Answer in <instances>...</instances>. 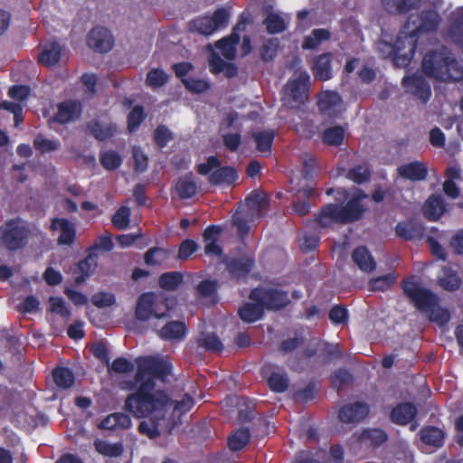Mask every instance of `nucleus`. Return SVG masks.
Returning <instances> with one entry per match:
<instances>
[{
  "mask_svg": "<svg viewBox=\"0 0 463 463\" xmlns=\"http://www.w3.org/2000/svg\"><path fill=\"white\" fill-rule=\"evenodd\" d=\"M136 364L134 381L138 386L125 399L124 410L136 419H145L171 403V398L165 391L156 390L155 380L165 382L171 373L172 364L165 359L152 355L139 356Z\"/></svg>",
  "mask_w": 463,
  "mask_h": 463,
  "instance_id": "1",
  "label": "nucleus"
},
{
  "mask_svg": "<svg viewBox=\"0 0 463 463\" xmlns=\"http://www.w3.org/2000/svg\"><path fill=\"white\" fill-rule=\"evenodd\" d=\"M368 194L360 188H354L350 199L343 204L329 203L323 205L315 213L317 223L322 228H329L335 224H349L364 218L366 207L363 201Z\"/></svg>",
  "mask_w": 463,
  "mask_h": 463,
  "instance_id": "2",
  "label": "nucleus"
},
{
  "mask_svg": "<svg viewBox=\"0 0 463 463\" xmlns=\"http://www.w3.org/2000/svg\"><path fill=\"white\" fill-rule=\"evenodd\" d=\"M415 24L412 16H409L407 23L401 29L393 45H390L393 63L396 67L405 68L413 59L420 36L410 29V24Z\"/></svg>",
  "mask_w": 463,
  "mask_h": 463,
  "instance_id": "3",
  "label": "nucleus"
},
{
  "mask_svg": "<svg viewBox=\"0 0 463 463\" xmlns=\"http://www.w3.org/2000/svg\"><path fill=\"white\" fill-rule=\"evenodd\" d=\"M220 158L216 156H210L206 162L197 165V172L201 175H208L210 184L218 185H233L239 175L237 170L231 165L222 166Z\"/></svg>",
  "mask_w": 463,
  "mask_h": 463,
  "instance_id": "4",
  "label": "nucleus"
},
{
  "mask_svg": "<svg viewBox=\"0 0 463 463\" xmlns=\"http://www.w3.org/2000/svg\"><path fill=\"white\" fill-rule=\"evenodd\" d=\"M402 288L403 294L420 311L427 313L439 304L438 296L431 290L420 287L413 277L404 279Z\"/></svg>",
  "mask_w": 463,
  "mask_h": 463,
  "instance_id": "5",
  "label": "nucleus"
},
{
  "mask_svg": "<svg viewBox=\"0 0 463 463\" xmlns=\"http://www.w3.org/2000/svg\"><path fill=\"white\" fill-rule=\"evenodd\" d=\"M160 304L164 307L163 310L159 307L157 297L154 292L142 293L137 301L135 317L138 321L146 322L152 317L160 319L168 317L169 307L166 300H162Z\"/></svg>",
  "mask_w": 463,
  "mask_h": 463,
  "instance_id": "6",
  "label": "nucleus"
},
{
  "mask_svg": "<svg viewBox=\"0 0 463 463\" xmlns=\"http://www.w3.org/2000/svg\"><path fill=\"white\" fill-rule=\"evenodd\" d=\"M249 298L261 303L268 310H279L290 302L287 291L273 288H255L250 291Z\"/></svg>",
  "mask_w": 463,
  "mask_h": 463,
  "instance_id": "7",
  "label": "nucleus"
},
{
  "mask_svg": "<svg viewBox=\"0 0 463 463\" xmlns=\"http://www.w3.org/2000/svg\"><path fill=\"white\" fill-rule=\"evenodd\" d=\"M222 263L232 279L244 281L255 267V259L246 254L236 257L224 256Z\"/></svg>",
  "mask_w": 463,
  "mask_h": 463,
  "instance_id": "8",
  "label": "nucleus"
},
{
  "mask_svg": "<svg viewBox=\"0 0 463 463\" xmlns=\"http://www.w3.org/2000/svg\"><path fill=\"white\" fill-rule=\"evenodd\" d=\"M87 45L95 52L107 53L114 45V37L105 26H94L87 34Z\"/></svg>",
  "mask_w": 463,
  "mask_h": 463,
  "instance_id": "9",
  "label": "nucleus"
},
{
  "mask_svg": "<svg viewBox=\"0 0 463 463\" xmlns=\"http://www.w3.org/2000/svg\"><path fill=\"white\" fill-rule=\"evenodd\" d=\"M310 77L307 71L300 72L298 79L289 80L286 85V90L291 101V108H299L307 99V89Z\"/></svg>",
  "mask_w": 463,
  "mask_h": 463,
  "instance_id": "10",
  "label": "nucleus"
},
{
  "mask_svg": "<svg viewBox=\"0 0 463 463\" xmlns=\"http://www.w3.org/2000/svg\"><path fill=\"white\" fill-rule=\"evenodd\" d=\"M82 113V105L77 99H67L57 105V111L52 118V122L65 125L78 120Z\"/></svg>",
  "mask_w": 463,
  "mask_h": 463,
  "instance_id": "11",
  "label": "nucleus"
},
{
  "mask_svg": "<svg viewBox=\"0 0 463 463\" xmlns=\"http://www.w3.org/2000/svg\"><path fill=\"white\" fill-rule=\"evenodd\" d=\"M402 86L408 92L424 104L430 99V85L422 75L413 74L411 76L404 77L402 79Z\"/></svg>",
  "mask_w": 463,
  "mask_h": 463,
  "instance_id": "12",
  "label": "nucleus"
},
{
  "mask_svg": "<svg viewBox=\"0 0 463 463\" xmlns=\"http://www.w3.org/2000/svg\"><path fill=\"white\" fill-rule=\"evenodd\" d=\"M28 235L27 228L10 223L3 232L2 241L9 250H16L26 245Z\"/></svg>",
  "mask_w": 463,
  "mask_h": 463,
  "instance_id": "13",
  "label": "nucleus"
},
{
  "mask_svg": "<svg viewBox=\"0 0 463 463\" xmlns=\"http://www.w3.org/2000/svg\"><path fill=\"white\" fill-rule=\"evenodd\" d=\"M370 412V407L366 402H354L341 407L338 418L344 423H359L364 420Z\"/></svg>",
  "mask_w": 463,
  "mask_h": 463,
  "instance_id": "14",
  "label": "nucleus"
},
{
  "mask_svg": "<svg viewBox=\"0 0 463 463\" xmlns=\"http://www.w3.org/2000/svg\"><path fill=\"white\" fill-rule=\"evenodd\" d=\"M411 16L415 24L419 21V24L411 29L413 32H416L419 36L422 33L435 32L441 21L438 12L432 9L424 10L415 17L414 15Z\"/></svg>",
  "mask_w": 463,
  "mask_h": 463,
  "instance_id": "15",
  "label": "nucleus"
},
{
  "mask_svg": "<svg viewBox=\"0 0 463 463\" xmlns=\"http://www.w3.org/2000/svg\"><path fill=\"white\" fill-rule=\"evenodd\" d=\"M333 53L324 52L313 59L311 71L316 80L326 81L333 77L332 70Z\"/></svg>",
  "mask_w": 463,
  "mask_h": 463,
  "instance_id": "16",
  "label": "nucleus"
},
{
  "mask_svg": "<svg viewBox=\"0 0 463 463\" xmlns=\"http://www.w3.org/2000/svg\"><path fill=\"white\" fill-rule=\"evenodd\" d=\"M418 409L412 402H401L392 408L390 413L392 422L405 426L416 419Z\"/></svg>",
  "mask_w": 463,
  "mask_h": 463,
  "instance_id": "17",
  "label": "nucleus"
},
{
  "mask_svg": "<svg viewBox=\"0 0 463 463\" xmlns=\"http://www.w3.org/2000/svg\"><path fill=\"white\" fill-rule=\"evenodd\" d=\"M317 105L322 114L335 118L341 110L342 98L335 91H326L320 96Z\"/></svg>",
  "mask_w": 463,
  "mask_h": 463,
  "instance_id": "18",
  "label": "nucleus"
},
{
  "mask_svg": "<svg viewBox=\"0 0 463 463\" xmlns=\"http://www.w3.org/2000/svg\"><path fill=\"white\" fill-rule=\"evenodd\" d=\"M51 229L60 230L61 233L58 237V244L71 245L76 239V227L73 222L65 218H54L51 222Z\"/></svg>",
  "mask_w": 463,
  "mask_h": 463,
  "instance_id": "19",
  "label": "nucleus"
},
{
  "mask_svg": "<svg viewBox=\"0 0 463 463\" xmlns=\"http://www.w3.org/2000/svg\"><path fill=\"white\" fill-rule=\"evenodd\" d=\"M398 175L412 182L423 181L428 176V167L420 161H413L403 164L397 168Z\"/></svg>",
  "mask_w": 463,
  "mask_h": 463,
  "instance_id": "20",
  "label": "nucleus"
},
{
  "mask_svg": "<svg viewBox=\"0 0 463 463\" xmlns=\"http://www.w3.org/2000/svg\"><path fill=\"white\" fill-rule=\"evenodd\" d=\"M274 365L266 364L261 368V375L267 379L268 385L275 392H284L288 388V379L283 373L273 371Z\"/></svg>",
  "mask_w": 463,
  "mask_h": 463,
  "instance_id": "21",
  "label": "nucleus"
},
{
  "mask_svg": "<svg viewBox=\"0 0 463 463\" xmlns=\"http://www.w3.org/2000/svg\"><path fill=\"white\" fill-rule=\"evenodd\" d=\"M425 228L416 222H400L395 227L398 237L406 241H420L424 236Z\"/></svg>",
  "mask_w": 463,
  "mask_h": 463,
  "instance_id": "22",
  "label": "nucleus"
},
{
  "mask_svg": "<svg viewBox=\"0 0 463 463\" xmlns=\"http://www.w3.org/2000/svg\"><path fill=\"white\" fill-rule=\"evenodd\" d=\"M131 426L132 420L128 414L124 412H113L100 421L99 428L108 430H125L130 429Z\"/></svg>",
  "mask_w": 463,
  "mask_h": 463,
  "instance_id": "23",
  "label": "nucleus"
},
{
  "mask_svg": "<svg viewBox=\"0 0 463 463\" xmlns=\"http://www.w3.org/2000/svg\"><path fill=\"white\" fill-rule=\"evenodd\" d=\"M354 263L364 272L370 273L376 268V262L365 246L355 248L351 255Z\"/></svg>",
  "mask_w": 463,
  "mask_h": 463,
  "instance_id": "24",
  "label": "nucleus"
},
{
  "mask_svg": "<svg viewBox=\"0 0 463 463\" xmlns=\"http://www.w3.org/2000/svg\"><path fill=\"white\" fill-rule=\"evenodd\" d=\"M423 214L429 221H438L446 211V205L440 195H430L422 207Z\"/></svg>",
  "mask_w": 463,
  "mask_h": 463,
  "instance_id": "25",
  "label": "nucleus"
},
{
  "mask_svg": "<svg viewBox=\"0 0 463 463\" xmlns=\"http://www.w3.org/2000/svg\"><path fill=\"white\" fill-rule=\"evenodd\" d=\"M384 9L392 14H405L420 8L421 0H382Z\"/></svg>",
  "mask_w": 463,
  "mask_h": 463,
  "instance_id": "26",
  "label": "nucleus"
},
{
  "mask_svg": "<svg viewBox=\"0 0 463 463\" xmlns=\"http://www.w3.org/2000/svg\"><path fill=\"white\" fill-rule=\"evenodd\" d=\"M98 265V255L94 252L89 254L77 264V274L75 277V283L81 284L87 278H89L95 270Z\"/></svg>",
  "mask_w": 463,
  "mask_h": 463,
  "instance_id": "27",
  "label": "nucleus"
},
{
  "mask_svg": "<svg viewBox=\"0 0 463 463\" xmlns=\"http://www.w3.org/2000/svg\"><path fill=\"white\" fill-rule=\"evenodd\" d=\"M187 333V327L184 322L170 321L166 323L158 332L161 339L174 341L183 339Z\"/></svg>",
  "mask_w": 463,
  "mask_h": 463,
  "instance_id": "28",
  "label": "nucleus"
},
{
  "mask_svg": "<svg viewBox=\"0 0 463 463\" xmlns=\"http://www.w3.org/2000/svg\"><path fill=\"white\" fill-rule=\"evenodd\" d=\"M237 29H239V24L235 25L230 35L223 37L215 43L216 48L229 60L235 57L236 46L240 43V35L235 32Z\"/></svg>",
  "mask_w": 463,
  "mask_h": 463,
  "instance_id": "29",
  "label": "nucleus"
},
{
  "mask_svg": "<svg viewBox=\"0 0 463 463\" xmlns=\"http://www.w3.org/2000/svg\"><path fill=\"white\" fill-rule=\"evenodd\" d=\"M87 128L90 133L99 141H106L112 137L117 132V127L115 124L110 123L104 125L98 119L90 121Z\"/></svg>",
  "mask_w": 463,
  "mask_h": 463,
  "instance_id": "30",
  "label": "nucleus"
},
{
  "mask_svg": "<svg viewBox=\"0 0 463 463\" xmlns=\"http://www.w3.org/2000/svg\"><path fill=\"white\" fill-rule=\"evenodd\" d=\"M175 188L181 199H190L197 193V184L192 173L180 176L175 182Z\"/></svg>",
  "mask_w": 463,
  "mask_h": 463,
  "instance_id": "31",
  "label": "nucleus"
},
{
  "mask_svg": "<svg viewBox=\"0 0 463 463\" xmlns=\"http://www.w3.org/2000/svg\"><path fill=\"white\" fill-rule=\"evenodd\" d=\"M422 443L434 448H440L444 443L445 434L438 427L424 426L420 430Z\"/></svg>",
  "mask_w": 463,
  "mask_h": 463,
  "instance_id": "32",
  "label": "nucleus"
},
{
  "mask_svg": "<svg viewBox=\"0 0 463 463\" xmlns=\"http://www.w3.org/2000/svg\"><path fill=\"white\" fill-rule=\"evenodd\" d=\"M331 32L326 28L313 29L311 33L305 36L302 42L303 50H316L319 45L330 40Z\"/></svg>",
  "mask_w": 463,
  "mask_h": 463,
  "instance_id": "33",
  "label": "nucleus"
},
{
  "mask_svg": "<svg viewBox=\"0 0 463 463\" xmlns=\"http://www.w3.org/2000/svg\"><path fill=\"white\" fill-rule=\"evenodd\" d=\"M151 417L150 421L142 420L138 425V432L142 435H146L149 439H156L160 436L159 427L160 421L165 418V414L162 416L159 413H152L148 415ZM147 418V416L146 417Z\"/></svg>",
  "mask_w": 463,
  "mask_h": 463,
  "instance_id": "34",
  "label": "nucleus"
},
{
  "mask_svg": "<svg viewBox=\"0 0 463 463\" xmlns=\"http://www.w3.org/2000/svg\"><path fill=\"white\" fill-rule=\"evenodd\" d=\"M254 302L255 303L247 302L240 307L239 316L242 321L252 323L262 317L265 309L264 307L260 302Z\"/></svg>",
  "mask_w": 463,
  "mask_h": 463,
  "instance_id": "35",
  "label": "nucleus"
},
{
  "mask_svg": "<svg viewBox=\"0 0 463 463\" xmlns=\"http://www.w3.org/2000/svg\"><path fill=\"white\" fill-rule=\"evenodd\" d=\"M274 130H263L252 135L256 143V149L264 155H270L272 144L275 138Z\"/></svg>",
  "mask_w": 463,
  "mask_h": 463,
  "instance_id": "36",
  "label": "nucleus"
},
{
  "mask_svg": "<svg viewBox=\"0 0 463 463\" xmlns=\"http://www.w3.org/2000/svg\"><path fill=\"white\" fill-rule=\"evenodd\" d=\"M94 448L98 453L109 458H118L121 456L124 451V447L121 442L109 443L101 439H95Z\"/></svg>",
  "mask_w": 463,
  "mask_h": 463,
  "instance_id": "37",
  "label": "nucleus"
},
{
  "mask_svg": "<svg viewBox=\"0 0 463 463\" xmlns=\"http://www.w3.org/2000/svg\"><path fill=\"white\" fill-rule=\"evenodd\" d=\"M52 374L55 384L60 389H68L74 384V373L68 367L57 366L52 370Z\"/></svg>",
  "mask_w": 463,
  "mask_h": 463,
  "instance_id": "38",
  "label": "nucleus"
},
{
  "mask_svg": "<svg viewBox=\"0 0 463 463\" xmlns=\"http://www.w3.org/2000/svg\"><path fill=\"white\" fill-rule=\"evenodd\" d=\"M250 433L249 429L241 428L234 430L228 438V447L232 451L243 449L250 442Z\"/></svg>",
  "mask_w": 463,
  "mask_h": 463,
  "instance_id": "39",
  "label": "nucleus"
},
{
  "mask_svg": "<svg viewBox=\"0 0 463 463\" xmlns=\"http://www.w3.org/2000/svg\"><path fill=\"white\" fill-rule=\"evenodd\" d=\"M184 276L180 271L162 273L158 278L159 287L166 291H175L183 283Z\"/></svg>",
  "mask_w": 463,
  "mask_h": 463,
  "instance_id": "40",
  "label": "nucleus"
},
{
  "mask_svg": "<svg viewBox=\"0 0 463 463\" xmlns=\"http://www.w3.org/2000/svg\"><path fill=\"white\" fill-rule=\"evenodd\" d=\"M194 404V398L188 393H185L182 400L174 401L171 399V403L169 405L160 411H155L153 413H159L164 416V413L166 414L170 410H172L173 412L178 411L180 413H185L193 408Z\"/></svg>",
  "mask_w": 463,
  "mask_h": 463,
  "instance_id": "41",
  "label": "nucleus"
},
{
  "mask_svg": "<svg viewBox=\"0 0 463 463\" xmlns=\"http://www.w3.org/2000/svg\"><path fill=\"white\" fill-rule=\"evenodd\" d=\"M61 47L59 43H50L39 55V62L44 65L52 66L58 63L61 59Z\"/></svg>",
  "mask_w": 463,
  "mask_h": 463,
  "instance_id": "42",
  "label": "nucleus"
},
{
  "mask_svg": "<svg viewBox=\"0 0 463 463\" xmlns=\"http://www.w3.org/2000/svg\"><path fill=\"white\" fill-rule=\"evenodd\" d=\"M345 133V130L342 126L327 128L322 134V141L327 146H339L344 142Z\"/></svg>",
  "mask_w": 463,
  "mask_h": 463,
  "instance_id": "43",
  "label": "nucleus"
},
{
  "mask_svg": "<svg viewBox=\"0 0 463 463\" xmlns=\"http://www.w3.org/2000/svg\"><path fill=\"white\" fill-rule=\"evenodd\" d=\"M359 439L363 442L369 443L373 448H378L387 440L388 436L381 429H367L363 430Z\"/></svg>",
  "mask_w": 463,
  "mask_h": 463,
  "instance_id": "44",
  "label": "nucleus"
},
{
  "mask_svg": "<svg viewBox=\"0 0 463 463\" xmlns=\"http://www.w3.org/2000/svg\"><path fill=\"white\" fill-rule=\"evenodd\" d=\"M269 34L283 33L287 29L284 18L277 13H269L262 22Z\"/></svg>",
  "mask_w": 463,
  "mask_h": 463,
  "instance_id": "45",
  "label": "nucleus"
},
{
  "mask_svg": "<svg viewBox=\"0 0 463 463\" xmlns=\"http://www.w3.org/2000/svg\"><path fill=\"white\" fill-rule=\"evenodd\" d=\"M452 40L463 49V6L458 8L449 28Z\"/></svg>",
  "mask_w": 463,
  "mask_h": 463,
  "instance_id": "46",
  "label": "nucleus"
},
{
  "mask_svg": "<svg viewBox=\"0 0 463 463\" xmlns=\"http://www.w3.org/2000/svg\"><path fill=\"white\" fill-rule=\"evenodd\" d=\"M396 282V276L393 272L372 278L368 282L371 291H386Z\"/></svg>",
  "mask_w": 463,
  "mask_h": 463,
  "instance_id": "47",
  "label": "nucleus"
},
{
  "mask_svg": "<svg viewBox=\"0 0 463 463\" xmlns=\"http://www.w3.org/2000/svg\"><path fill=\"white\" fill-rule=\"evenodd\" d=\"M189 30L203 35H211L215 32L210 16H202L189 22Z\"/></svg>",
  "mask_w": 463,
  "mask_h": 463,
  "instance_id": "48",
  "label": "nucleus"
},
{
  "mask_svg": "<svg viewBox=\"0 0 463 463\" xmlns=\"http://www.w3.org/2000/svg\"><path fill=\"white\" fill-rule=\"evenodd\" d=\"M439 285L448 291H455L459 288L461 279L456 271L451 269H444L443 275L439 278Z\"/></svg>",
  "mask_w": 463,
  "mask_h": 463,
  "instance_id": "49",
  "label": "nucleus"
},
{
  "mask_svg": "<svg viewBox=\"0 0 463 463\" xmlns=\"http://www.w3.org/2000/svg\"><path fill=\"white\" fill-rule=\"evenodd\" d=\"M279 48V41L277 38L267 39L260 49V59L265 61H272L277 56Z\"/></svg>",
  "mask_w": 463,
  "mask_h": 463,
  "instance_id": "50",
  "label": "nucleus"
},
{
  "mask_svg": "<svg viewBox=\"0 0 463 463\" xmlns=\"http://www.w3.org/2000/svg\"><path fill=\"white\" fill-rule=\"evenodd\" d=\"M198 345L211 353L221 352L224 346L220 337L214 333H208L198 340Z\"/></svg>",
  "mask_w": 463,
  "mask_h": 463,
  "instance_id": "51",
  "label": "nucleus"
},
{
  "mask_svg": "<svg viewBox=\"0 0 463 463\" xmlns=\"http://www.w3.org/2000/svg\"><path fill=\"white\" fill-rule=\"evenodd\" d=\"M371 170L363 165H356L348 170L346 178L354 184H362L368 182L371 178Z\"/></svg>",
  "mask_w": 463,
  "mask_h": 463,
  "instance_id": "52",
  "label": "nucleus"
},
{
  "mask_svg": "<svg viewBox=\"0 0 463 463\" xmlns=\"http://www.w3.org/2000/svg\"><path fill=\"white\" fill-rule=\"evenodd\" d=\"M99 162L106 170L112 171L121 165L122 157L118 152L109 150L100 153Z\"/></svg>",
  "mask_w": 463,
  "mask_h": 463,
  "instance_id": "53",
  "label": "nucleus"
},
{
  "mask_svg": "<svg viewBox=\"0 0 463 463\" xmlns=\"http://www.w3.org/2000/svg\"><path fill=\"white\" fill-rule=\"evenodd\" d=\"M146 114L144 108L141 105H136L128 113L127 118L128 130L132 133L135 132L141 123L145 120Z\"/></svg>",
  "mask_w": 463,
  "mask_h": 463,
  "instance_id": "54",
  "label": "nucleus"
},
{
  "mask_svg": "<svg viewBox=\"0 0 463 463\" xmlns=\"http://www.w3.org/2000/svg\"><path fill=\"white\" fill-rule=\"evenodd\" d=\"M183 84L189 92L194 94H201L211 89V82L207 80L193 77L183 79Z\"/></svg>",
  "mask_w": 463,
  "mask_h": 463,
  "instance_id": "55",
  "label": "nucleus"
},
{
  "mask_svg": "<svg viewBox=\"0 0 463 463\" xmlns=\"http://www.w3.org/2000/svg\"><path fill=\"white\" fill-rule=\"evenodd\" d=\"M168 80V75L159 68L151 69L146 78V84L153 89L164 86Z\"/></svg>",
  "mask_w": 463,
  "mask_h": 463,
  "instance_id": "56",
  "label": "nucleus"
},
{
  "mask_svg": "<svg viewBox=\"0 0 463 463\" xmlns=\"http://www.w3.org/2000/svg\"><path fill=\"white\" fill-rule=\"evenodd\" d=\"M34 148L41 154L56 151L60 147V142L46 138L43 135L38 134L33 139Z\"/></svg>",
  "mask_w": 463,
  "mask_h": 463,
  "instance_id": "57",
  "label": "nucleus"
},
{
  "mask_svg": "<svg viewBox=\"0 0 463 463\" xmlns=\"http://www.w3.org/2000/svg\"><path fill=\"white\" fill-rule=\"evenodd\" d=\"M130 214L131 213L128 207L121 206L113 214L111 222L118 230H125L129 225Z\"/></svg>",
  "mask_w": 463,
  "mask_h": 463,
  "instance_id": "58",
  "label": "nucleus"
},
{
  "mask_svg": "<svg viewBox=\"0 0 463 463\" xmlns=\"http://www.w3.org/2000/svg\"><path fill=\"white\" fill-rule=\"evenodd\" d=\"M427 314L430 321L441 326L447 325L451 317L449 310L439 307V304L431 310H429Z\"/></svg>",
  "mask_w": 463,
  "mask_h": 463,
  "instance_id": "59",
  "label": "nucleus"
},
{
  "mask_svg": "<svg viewBox=\"0 0 463 463\" xmlns=\"http://www.w3.org/2000/svg\"><path fill=\"white\" fill-rule=\"evenodd\" d=\"M173 139V133L165 125H159L154 131V140L159 148H164Z\"/></svg>",
  "mask_w": 463,
  "mask_h": 463,
  "instance_id": "60",
  "label": "nucleus"
},
{
  "mask_svg": "<svg viewBox=\"0 0 463 463\" xmlns=\"http://www.w3.org/2000/svg\"><path fill=\"white\" fill-rule=\"evenodd\" d=\"M218 286L217 280L203 279L197 285L196 291L201 298H210L217 292Z\"/></svg>",
  "mask_w": 463,
  "mask_h": 463,
  "instance_id": "61",
  "label": "nucleus"
},
{
  "mask_svg": "<svg viewBox=\"0 0 463 463\" xmlns=\"http://www.w3.org/2000/svg\"><path fill=\"white\" fill-rule=\"evenodd\" d=\"M108 368L109 371L116 373H127L132 372L135 366L134 364L127 358L118 357L111 364L109 363Z\"/></svg>",
  "mask_w": 463,
  "mask_h": 463,
  "instance_id": "62",
  "label": "nucleus"
},
{
  "mask_svg": "<svg viewBox=\"0 0 463 463\" xmlns=\"http://www.w3.org/2000/svg\"><path fill=\"white\" fill-rule=\"evenodd\" d=\"M267 200L265 196L259 191H253L250 195L246 199V204L248 207H252L258 212L260 215V212L267 206Z\"/></svg>",
  "mask_w": 463,
  "mask_h": 463,
  "instance_id": "63",
  "label": "nucleus"
},
{
  "mask_svg": "<svg viewBox=\"0 0 463 463\" xmlns=\"http://www.w3.org/2000/svg\"><path fill=\"white\" fill-rule=\"evenodd\" d=\"M210 18L216 31L218 29H222L227 26L230 19V13L227 9L223 7L218 8L214 11L213 15L210 16Z\"/></svg>",
  "mask_w": 463,
  "mask_h": 463,
  "instance_id": "64",
  "label": "nucleus"
}]
</instances>
